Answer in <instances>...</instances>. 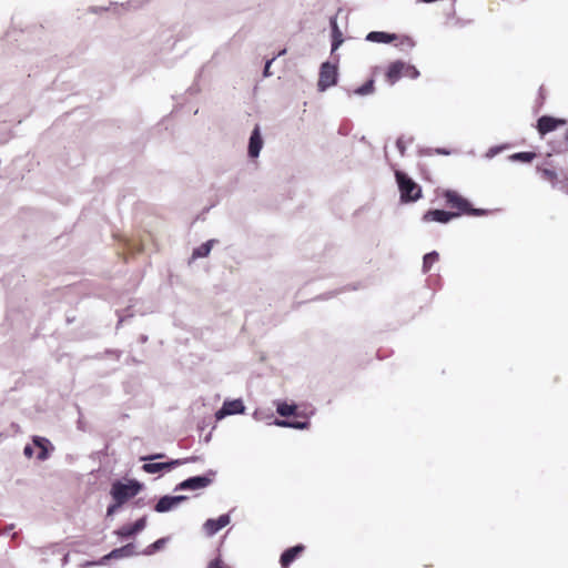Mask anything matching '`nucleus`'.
Wrapping results in <instances>:
<instances>
[{
	"mask_svg": "<svg viewBox=\"0 0 568 568\" xmlns=\"http://www.w3.org/2000/svg\"><path fill=\"white\" fill-rule=\"evenodd\" d=\"M538 171L540 172L541 178L551 183L552 186H556L557 183L561 182L559 180V174L552 169L538 168Z\"/></svg>",
	"mask_w": 568,
	"mask_h": 568,
	"instance_id": "nucleus-17",
	"label": "nucleus"
},
{
	"mask_svg": "<svg viewBox=\"0 0 568 568\" xmlns=\"http://www.w3.org/2000/svg\"><path fill=\"white\" fill-rule=\"evenodd\" d=\"M565 140H566V142L568 143V129H567V132H566V134H565Z\"/></svg>",
	"mask_w": 568,
	"mask_h": 568,
	"instance_id": "nucleus-37",
	"label": "nucleus"
},
{
	"mask_svg": "<svg viewBox=\"0 0 568 568\" xmlns=\"http://www.w3.org/2000/svg\"><path fill=\"white\" fill-rule=\"evenodd\" d=\"M458 217V213L444 210H429L423 215L424 222L448 223L453 219Z\"/></svg>",
	"mask_w": 568,
	"mask_h": 568,
	"instance_id": "nucleus-8",
	"label": "nucleus"
},
{
	"mask_svg": "<svg viewBox=\"0 0 568 568\" xmlns=\"http://www.w3.org/2000/svg\"><path fill=\"white\" fill-rule=\"evenodd\" d=\"M206 568H229L222 558L217 557L211 560Z\"/></svg>",
	"mask_w": 568,
	"mask_h": 568,
	"instance_id": "nucleus-27",
	"label": "nucleus"
},
{
	"mask_svg": "<svg viewBox=\"0 0 568 568\" xmlns=\"http://www.w3.org/2000/svg\"><path fill=\"white\" fill-rule=\"evenodd\" d=\"M439 261V254L436 251L427 253L423 258V272L428 273L433 265Z\"/></svg>",
	"mask_w": 568,
	"mask_h": 568,
	"instance_id": "nucleus-18",
	"label": "nucleus"
},
{
	"mask_svg": "<svg viewBox=\"0 0 568 568\" xmlns=\"http://www.w3.org/2000/svg\"><path fill=\"white\" fill-rule=\"evenodd\" d=\"M115 534L122 538H128V537H131L133 536L134 534H136L134 530H133V526L132 525H124L122 527H120Z\"/></svg>",
	"mask_w": 568,
	"mask_h": 568,
	"instance_id": "nucleus-24",
	"label": "nucleus"
},
{
	"mask_svg": "<svg viewBox=\"0 0 568 568\" xmlns=\"http://www.w3.org/2000/svg\"><path fill=\"white\" fill-rule=\"evenodd\" d=\"M277 425L285 426V427H293V428H297V429H304V428H307L308 423L307 422H286V420H281V422H277Z\"/></svg>",
	"mask_w": 568,
	"mask_h": 568,
	"instance_id": "nucleus-25",
	"label": "nucleus"
},
{
	"mask_svg": "<svg viewBox=\"0 0 568 568\" xmlns=\"http://www.w3.org/2000/svg\"><path fill=\"white\" fill-rule=\"evenodd\" d=\"M140 489L141 485L135 480H130L128 484L116 480L112 484L110 494L114 501L123 505L138 495Z\"/></svg>",
	"mask_w": 568,
	"mask_h": 568,
	"instance_id": "nucleus-3",
	"label": "nucleus"
},
{
	"mask_svg": "<svg viewBox=\"0 0 568 568\" xmlns=\"http://www.w3.org/2000/svg\"><path fill=\"white\" fill-rule=\"evenodd\" d=\"M230 523L229 515H221L217 519H207L204 524V529L209 536L215 535Z\"/></svg>",
	"mask_w": 568,
	"mask_h": 568,
	"instance_id": "nucleus-12",
	"label": "nucleus"
},
{
	"mask_svg": "<svg viewBox=\"0 0 568 568\" xmlns=\"http://www.w3.org/2000/svg\"><path fill=\"white\" fill-rule=\"evenodd\" d=\"M305 551V546L300 544L294 547L287 548L280 557L282 568H288L291 564L296 560Z\"/></svg>",
	"mask_w": 568,
	"mask_h": 568,
	"instance_id": "nucleus-9",
	"label": "nucleus"
},
{
	"mask_svg": "<svg viewBox=\"0 0 568 568\" xmlns=\"http://www.w3.org/2000/svg\"><path fill=\"white\" fill-rule=\"evenodd\" d=\"M214 476H215V471L210 470L204 476H195V477H191V478H187V479L183 480L182 483H180L176 486L175 489L176 490H179V489H182V490H185V489L197 490V489L205 488L209 485H211V483L213 481V477Z\"/></svg>",
	"mask_w": 568,
	"mask_h": 568,
	"instance_id": "nucleus-5",
	"label": "nucleus"
},
{
	"mask_svg": "<svg viewBox=\"0 0 568 568\" xmlns=\"http://www.w3.org/2000/svg\"><path fill=\"white\" fill-rule=\"evenodd\" d=\"M535 152H518L510 155L511 161H520L525 163L531 162L536 158Z\"/></svg>",
	"mask_w": 568,
	"mask_h": 568,
	"instance_id": "nucleus-22",
	"label": "nucleus"
},
{
	"mask_svg": "<svg viewBox=\"0 0 568 568\" xmlns=\"http://www.w3.org/2000/svg\"><path fill=\"white\" fill-rule=\"evenodd\" d=\"M295 410H296V406L287 404V403H281L277 405V408H276V412L283 417L294 415Z\"/></svg>",
	"mask_w": 568,
	"mask_h": 568,
	"instance_id": "nucleus-23",
	"label": "nucleus"
},
{
	"mask_svg": "<svg viewBox=\"0 0 568 568\" xmlns=\"http://www.w3.org/2000/svg\"><path fill=\"white\" fill-rule=\"evenodd\" d=\"M374 79H369L368 81H366L363 85L358 87L357 89L354 90V94H357V95H367V94H372L374 91H375V85H374Z\"/></svg>",
	"mask_w": 568,
	"mask_h": 568,
	"instance_id": "nucleus-21",
	"label": "nucleus"
},
{
	"mask_svg": "<svg viewBox=\"0 0 568 568\" xmlns=\"http://www.w3.org/2000/svg\"><path fill=\"white\" fill-rule=\"evenodd\" d=\"M132 526L135 532L143 530L146 526V517L138 519Z\"/></svg>",
	"mask_w": 568,
	"mask_h": 568,
	"instance_id": "nucleus-28",
	"label": "nucleus"
},
{
	"mask_svg": "<svg viewBox=\"0 0 568 568\" xmlns=\"http://www.w3.org/2000/svg\"><path fill=\"white\" fill-rule=\"evenodd\" d=\"M263 146V139L261 136L260 128L256 125L251 134L248 142V155L251 158H257Z\"/></svg>",
	"mask_w": 568,
	"mask_h": 568,
	"instance_id": "nucleus-13",
	"label": "nucleus"
},
{
	"mask_svg": "<svg viewBox=\"0 0 568 568\" xmlns=\"http://www.w3.org/2000/svg\"><path fill=\"white\" fill-rule=\"evenodd\" d=\"M270 65H271V61H268L265 65V69H264V74L265 75H268V69H270Z\"/></svg>",
	"mask_w": 568,
	"mask_h": 568,
	"instance_id": "nucleus-36",
	"label": "nucleus"
},
{
	"mask_svg": "<svg viewBox=\"0 0 568 568\" xmlns=\"http://www.w3.org/2000/svg\"><path fill=\"white\" fill-rule=\"evenodd\" d=\"M212 245H213V241L212 240L203 243L202 245H200L199 247H196L193 251L192 257L193 258H200V257L207 256L210 254L211 250H212Z\"/></svg>",
	"mask_w": 568,
	"mask_h": 568,
	"instance_id": "nucleus-20",
	"label": "nucleus"
},
{
	"mask_svg": "<svg viewBox=\"0 0 568 568\" xmlns=\"http://www.w3.org/2000/svg\"><path fill=\"white\" fill-rule=\"evenodd\" d=\"M404 69L405 62L403 61H395L390 63L385 74L386 81L389 84L396 83L403 77Z\"/></svg>",
	"mask_w": 568,
	"mask_h": 568,
	"instance_id": "nucleus-14",
	"label": "nucleus"
},
{
	"mask_svg": "<svg viewBox=\"0 0 568 568\" xmlns=\"http://www.w3.org/2000/svg\"><path fill=\"white\" fill-rule=\"evenodd\" d=\"M443 197L449 207L457 210L455 213H458V216L462 214L483 216L488 213L487 210L474 209L465 197L454 190H446L443 193Z\"/></svg>",
	"mask_w": 568,
	"mask_h": 568,
	"instance_id": "nucleus-1",
	"label": "nucleus"
},
{
	"mask_svg": "<svg viewBox=\"0 0 568 568\" xmlns=\"http://www.w3.org/2000/svg\"><path fill=\"white\" fill-rule=\"evenodd\" d=\"M197 460V457H187L183 459H174L166 463H146L142 466V469L148 474H155L162 470H170L175 466H180L186 463H194Z\"/></svg>",
	"mask_w": 568,
	"mask_h": 568,
	"instance_id": "nucleus-6",
	"label": "nucleus"
},
{
	"mask_svg": "<svg viewBox=\"0 0 568 568\" xmlns=\"http://www.w3.org/2000/svg\"><path fill=\"white\" fill-rule=\"evenodd\" d=\"M23 453H24V455H26L27 457H29V458H30V457H32L33 449H32V447H30V446L28 445V446H26V447H24Z\"/></svg>",
	"mask_w": 568,
	"mask_h": 568,
	"instance_id": "nucleus-33",
	"label": "nucleus"
},
{
	"mask_svg": "<svg viewBox=\"0 0 568 568\" xmlns=\"http://www.w3.org/2000/svg\"><path fill=\"white\" fill-rule=\"evenodd\" d=\"M332 26V51L338 49V47L343 43V33L339 30L336 20L331 21Z\"/></svg>",
	"mask_w": 568,
	"mask_h": 568,
	"instance_id": "nucleus-16",
	"label": "nucleus"
},
{
	"mask_svg": "<svg viewBox=\"0 0 568 568\" xmlns=\"http://www.w3.org/2000/svg\"><path fill=\"white\" fill-rule=\"evenodd\" d=\"M336 82H337V67L329 62H324L320 69V77H318V82H317L318 91L324 92L328 88L335 85Z\"/></svg>",
	"mask_w": 568,
	"mask_h": 568,
	"instance_id": "nucleus-4",
	"label": "nucleus"
},
{
	"mask_svg": "<svg viewBox=\"0 0 568 568\" xmlns=\"http://www.w3.org/2000/svg\"><path fill=\"white\" fill-rule=\"evenodd\" d=\"M123 556V549L116 548L109 554V558H120Z\"/></svg>",
	"mask_w": 568,
	"mask_h": 568,
	"instance_id": "nucleus-31",
	"label": "nucleus"
},
{
	"mask_svg": "<svg viewBox=\"0 0 568 568\" xmlns=\"http://www.w3.org/2000/svg\"><path fill=\"white\" fill-rule=\"evenodd\" d=\"M121 506H122V504L114 501V504H112L108 507V510H106L108 516H111L112 514H114Z\"/></svg>",
	"mask_w": 568,
	"mask_h": 568,
	"instance_id": "nucleus-30",
	"label": "nucleus"
},
{
	"mask_svg": "<svg viewBox=\"0 0 568 568\" xmlns=\"http://www.w3.org/2000/svg\"><path fill=\"white\" fill-rule=\"evenodd\" d=\"M396 146L400 153V155H404L406 152V145L404 143V140L402 138L397 139Z\"/></svg>",
	"mask_w": 568,
	"mask_h": 568,
	"instance_id": "nucleus-29",
	"label": "nucleus"
},
{
	"mask_svg": "<svg viewBox=\"0 0 568 568\" xmlns=\"http://www.w3.org/2000/svg\"><path fill=\"white\" fill-rule=\"evenodd\" d=\"M245 407L241 399H233L224 402L222 408L216 413V417L223 418L227 415L242 414Z\"/></svg>",
	"mask_w": 568,
	"mask_h": 568,
	"instance_id": "nucleus-10",
	"label": "nucleus"
},
{
	"mask_svg": "<svg viewBox=\"0 0 568 568\" xmlns=\"http://www.w3.org/2000/svg\"><path fill=\"white\" fill-rule=\"evenodd\" d=\"M395 178L400 192L402 202H415L422 197L420 186L416 182H414L407 174L400 171H396Z\"/></svg>",
	"mask_w": 568,
	"mask_h": 568,
	"instance_id": "nucleus-2",
	"label": "nucleus"
},
{
	"mask_svg": "<svg viewBox=\"0 0 568 568\" xmlns=\"http://www.w3.org/2000/svg\"><path fill=\"white\" fill-rule=\"evenodd\" d=\"M33 444L40 448V452L38 454V459L40 460H44L48 458V444H49V440L47 438H43V437H34L33 438Z\"/></svg>",
	"mask_w": 568,
	"mask_h": 568,
	"instance_id": "nucleus-19",
	"label": "nucleus"
},
{
	"mask_svg": "<svg viewBox=\"0 0 568 568\" xmlns=\"http://www.w3.org/2000/svg\"><path fill=\"white\" fill-rule=\"evenodd\" d=\"M163 542H164V540H163V539H159V540H156V541L152 545V547H153L154 549H159V548H161V547H162Z\"/></svg>",
	"mask_w": 568,
	"mask_h": 568,
	"instance_id": "nucleus-35",
	"label": "nucleus"
},
{
	"mask_svg": "<svg viewBox=\"0 0 568 568\" xmlns=\"http://www.w3.org/2000/svg\"><path fill=\"white\" fill-rule=\"evenodd\" d=\"M163 457H164L163 454H156V455H152V456H148V457H142V460H152V459L163 458Z\"/></svg>",
	"mask_w": 568,
	"mask_h": 568,
	"instance_id": "nucleus-34",
	"label": "nucleus"
},
{
	"mask_svg": "<svg viewBox=\"0 0 568 568\" xmlns=\"http://www.w3.org/2000/svg\"><path fill=\"white\" fill-rule=\"evenodd\" d=\"M185 499V496H164L159 499L154 509L158 513H165L176 507L180 503H182Z\"/></svg>",
	"mask_w": 568,
	"mask_h": 568,
	"instance_id": "nucleus-11",
	"label": "nucleus"
},
{
	"mask_svg": "<svg viewBox=\"0 0 568 568\" xmlns=\"http://www.w3.org/2000/svg\"><path fill=\"white\" fill-rule=\"evenodd\" d=\"M120 549H123V556H130L133 554V545L132 544L125 545V546L121 547Z\"/></svg>",
	"mask_w": 568,
	"mask_h": 568,
	"instance_id": "nucleus-32",
	"label": "nucleus"
},
{
	"mask_svg": "<svg viewBox=\"0 0 568 568\" xmlns=\"http://www.w3.org/2000/svg\"><path fill=\"white\" fill-rule=\"evenodd\" d=\"M403 77H407V78H410V79H416V78L419 77V71L414 65L405 63V69H404Z\"/></svg>",
	"mask_w": 568,
	"mask_h": 568,
	"instance_id": "nucleus-26",
	"label": "nucleus"
},
{
	"mask_svg": "<svg viewBox=\"0 0 568 568\" xmlns=\"http://www.w3.org/2000/svg\"><path fill=\"white\" fill-rule=\"evenodd\" d=\"M566 124V120L557 119L549 115H544L537 121V130L540 135H546L549 132L555 131L561 125Z\"/></svg>",
	"mask_w": 568,
	"mask_h": 568,
	"instance_id": "nucleus-7",
	"label": "nucleus"
},
{
	"mask_svg": "<svg viewBox=\"0 0 568 568\" xmlns=\"http://www.w3.org/2000/svg\"><path fill=\"white\" fill-rule=\"evenodd\" d=\"M397 39L395 33H387L384 31H372L366 36V40L378 43H390Z\"/></svg>",
	"mask_w": 568,
	"mask_h": 568,
	"instance_id": "nucleus-15",
	"label": "nucleus"
}]
</instances>
